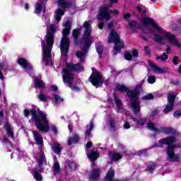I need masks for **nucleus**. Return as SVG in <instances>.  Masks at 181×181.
Segmentation results:
<instances>
[{
  "instance_id": "f257e3e1",
  "label": "nucleus",
  "mask_w": 181,
  "mask_h": 181,
  "mask_svg": "<svg viewBox=\"0 0 181 181\" xmlns=\"http://www.w3.org/2000/svg\"><path fill=\"white\" fill-rule=\"evenodd\" d=\"M24 114L25 117H28L29 114L32 115V119L33 121H35L36 128L41 132H49V130L50 129L53 134H57V127L54 125H49L47 115H46V113L40 110L36 111L33 110L29 111L25 110H24Z\"/></svg>"
},
{
  "instance_id": "f03ea898",
  "label": "nucleus",
  "mask_w": 181,
  "mask_h": 181,
  "mask_svg": "<svg viewBox=\"0 0 181 181\" xmlns=\"http://www.w3.org/2000/svg\"><path fill=\"white\" fill-rule=\"evenodd\" d=\"M47 35L45 36V42H42V58L46 66H52V49L54 45V32L57 26L54 24L47 25Z\"/></svg>"
},
{
  "instance_id": "7ed1b4c3",
  "label": "nucleus",
  "mask_w": 181,
  "mask_h": 181,
  "mask_svg": "<svg viewBox=\"0 0 181 181\" xmlns=\"http://www.w3.org/2000/svg\"><path fill=\"white\" fill-rule=\"evenodd\" d=\"M33 135L36 144L38 146L40 154L38 157H36L38 162V167L33 170L32 175L35 180L40 181L43 179L40 172H42L45 166H46V158L43 153V137L36 131H33Z\"/></svg>"
},
{
  "instance_id": "20e7f679",
  "label": "nucleus",
  "mask_w": 181,
  "mask_h": 181,
  "mask_svg": "<svg viewBox=\"0 0 181 181\" xmlns=\"http://www.w3.org/2000/svg\"><path fill=\"white\" fill-rule=\"evenodd\" d=\"M83 28L85 29L82 38V42H83V52H79L76 53L77 57L80 59L81 62L84 60V58L87 54V51L91 45V43H93V37H91V23L86 21L83 25Z\"/></svg>"
},
{
  "instance_id": "39448f33",
  "label": "nucleus",
  "mask_w": 181,
  "mask_h": 181,
  "mask_svg": "<svg viewBox=\"0 0 181 181\" xmlns=\"http://www.w3.org/2000/svg\"><path fill=\"white\" fill-rule=\"evenodd\" d=\"M64 29L62 30V38L60 42V50L62 53V59L66 60L67 59V53L70 49V40H69V34L70 33V29H71V23L67 20L63 23Z\"/></svg>"
},
{
  "instance_id": "423d86ee",
  "label": "nucleus",
  "mask_w": 181,
  "mask_h": 181,
  "mask_svg": "<svg viewBox=\"0 0 181 181\" xmlns=\"http://www.w3.org/2000/svg\"><path fill=\"white\" fill-rule=\"evenodd\" d=\"M175 141L176 139L175 137L164 138L160 139L156 144V146L159 148L162 147L163 145H168L167 149L168 159L172 162H178V160H180V157L175 154V145H173V142Z\"/></svg>"
},
{
  "instance_id": "0eeeda50",
  "label": "nucleus",
  "mask_w": 181,
  "mask_h": 181,
  "mask_svg": "<svg viewBox=\"0 0 181 181\" xmlns=\"http://www.w3.org/2000/svg\"><path fill=\"white\" fill-rule=\"evenodd\" d=\"M83 70L81 64H66V68L62 71V78L64 83L71 84L73 82V74L71 71H81Z\"/></svg>"
},
{
  "instance_id": "6e6552de",
  "label": "nucleus",
  "mask_w": 181,
  "mask_h": 181,
  "mask_svg": "<svg viewBox=\"0 0 181 181\" xmlns=\"http://www.w3.org/2000/svg\"><path fill=\"white\" fill-rule=\"evenodd\" d=\"M141 86H137L134 90H129L127 95L130 98V106L134 114H139L141 111V103L138 100V95L141 93Z\"/></svg>"
},
{
  "instance_id": "1a4fd4ad",
  "label": "nucleus",
  "mask_w": 181,
  "mask_h": 181,
  "mask_svg": "<svg viewBox=\"0 0 181 181\" xmlns=\"http://www.w3.org/2000/svg\"><path fill=\"white\" fill-rule=\"evenodd\" d=\"M119 12L118 10H114L112 11H110V8L108 6H105L104 7L100 8V11L98 15V19L99 21L98 28L99 29H103L104 26V23L101 21L103 19H106L107 21L111 19L112 16H115V15H118Z\"/></svg>"
},
{
  "instance_id": "9d476101",
  "label": "nucleus",
  "mask_w": 181,
  "mask_h": 181,
  "mask_svg": "<svg viewBox=\"0 0 181 181\" xmlns=\"http://www.w3.org/2000/svg\"><path fill=\"white\" fill-rule=\"evenodd\" d=\"M108 43H112L114 42L115 43V50L116 52H119L121 49H124V41L119 40V34L114 30H112L110 33L109 34Z\"/></svg>"
},
{
  "instance_id": "9b49d317",
  "label": "nucleus",
  "mask_w": 181,
  "mask_h": 181,
  "mask_svg": "<svg viewBox=\"0 0 181 181\" xmlns=\"http://www.w3.org/2000/svg\"><path fill=\"white\" fill-rule=\"evenodd\" d=\"M155 40L156 42H158V43H165V42L168 40L170 43H171V45H173V46H177V47H180V46L179 41L176 40L175 35L169 33H166L163 35H156Z\"/></svg>"
},
{
  "instance_id": "f8f14e48",
  "label": "nucleus",
  "mask_w": 181,
  "mask_h": 181,
  "mask_svg": "<svg viewBox=\"0 0 181 181\" xmlns=\"http://www.w3.org/2000/svg\"><path fill=\"white\" fill-rule=\"evenodd\" d=\"M89 80L95 87H98L103 84V76H101V73L98 71H93Z\"/></svg>"
},
{
  "instance_id": "ddd939ff",
  "label": "nucleus",
  "mask_w": 181,
  "mask_h": 181,
  "mask_svg": "<svg viewBox=\"0 0 181 181\" xmlns=\"http://www.w3.org/2000/svg\"><path fill=\"white\" fill-rule=\"evenodd\" d=\"M141 23L144 25V26H149V25H151V26L155 29V30H157L158 33H162L163 32V29L160 28L158 24L153 21L151 18L149 17H144L141 19Z\"/></svg>"
},
{
  "instance_id": "4468645a",
  "label": "nucleus",
  "mask_w": 181,
  "mask_h": 181,
  "mask_svg": "<svg viewBox=\"0 0 181 181\" xmlns=\"http://www.w3.org/2000/svg\"><path fill=\"white\" fill-rule=\"evenodd\" d=\"M175 98H176V93L170 92L168 96V103L165 106V108L163 110V112L167 114V112L172 111V109L173 108V103H175Z\"/></svg>"
},
{
  "instance_id": "2eb2a0df",
  "label": "nucleus",
  "mask_w": 181,
  "mask_h": 181,
  "mask_svg": "<svg viewBox=\"0 0 181 181\" xmlns=\"http://www.w3.org/2000/svg\"><path fill=\"white\" fill-rule=\"evenodd\" d=\"M148 65L151 68L153 73H155L156 74H163V73H166V71H168V70L158 66V65L155 64L151 61L148 62Z\"/></svg>"
},
{
  "instance_id": "dca6fc26",
  "label": "nucleus",
  "mask_w": 181,
  "mask_h": 181,
  "mask_svg": "<svg viewBox=\"0 0 181 181\" xmlns=\"http://www.w3.org/2000/svg\"><path fill=\"white\" fill-rule=\"evenodd\" d=\"M18 64H20V66H22V67L25 69L27 73H29V70H32V66H30V64H29V62H28L26 59L23 58H20L18 59Z\"/></svg>"
},
{
  "instance_id": "f3484780",
  "label": "nucleus",
  "mask_w": 181,
  "mask_h": 181,
  "mask_svg": "<svg viewBox=\"0 0 181 181\" xmlns=\"http://www.w3.org/2000/svg\"><path fill=\"white\" fill-rule=\"evenodd\" d=\"M52 149L57 155H60V153H62V146L56 141L53 143Z\"/></svg>"
},
{
  "instance_id": "a211bd4d",
  "label": "nucleus",
  "mask_w": 181,
  "mask_h": 181,
  "mask_svg": "<svg viewBox=\"0 0 181 181\" xmlns=\"http://www.w3.org/2000/svg\"><path fill=\"white\" fill-rule=\"evenodd\" d=\"M100 171L98 169H94L93 171L90 173L89 175V179L91 180H95V179H98L100 177Z\"/></svg>"
},
{
  "instance_id": "6ab92c4d",
  "label": "nucleus",
  "mask_w": 181,
  "mask_h": 181,
  "mask_svg": "<svg viewBox=\"0 0 181 181\" xmlns=\"http://www.w3.org/2000/svg\"><path fill=\"white\" fill-rule=\"evenodd\" d=\"M53 171L54 175H58L60 172V164H59V161H57V158L56 157H54Z\"/></svg>"
},
{
  "instance_id": "aec40b11",
  "label": "nucleus",
  "mask_w": 181,
  "mask_h": 181,
  "mask_svg": "<svg viewBox=\"0 0 181 181\" xmlns=\"http://www.w3.org/2000/svg\"><path fill=\"white\" fill-rule=\"evenodd\" d=\"M132 57H138V51L136 49H134L132 54L129 52H126L124 54L126 60H132Z\"/></svg>"
},
{
  "instance_id": "412c9836",
  "label": "nucleus",
  "mask_w": 181,
  "mask_h": 181,
  "mask_svg": "<svg viewBox=\"0 0 181 181\" xmlns=\"http://www.w3.org/2000/svg\"><path fill=\"white\" fill-rule=\"evenodd\" d=\"M57 5L62 6V8H69L71 6V3L67 0H58Z\"/></svg>"
},
{
  "instance_id": "4be33fe9",
  "label": "nucleus",
  "mask_w": 181,
  "mask_h": 181,
  "mask_svg": "<svg viewBox=\"0 0 181 181\" xmlns=\"http://www.w3.org/2000/svg\"><path fill=\"white\" fill-rule=\"evenodd\" d=\"M34 84H35V88H37V87L39 88H45V83H43V81H42V80L39 78H36L34 81Z\"/></svg>"
},
{
  "instance_id": "5701e85b",
  "label": "nucleus",
  "mask_w": 181,
  "mask_h": 181,
  "mask_svg": "<svg viewBox=\"0 0 181 181\" xmlns=\"http://www.w3.org/2000/svg\"><path fill=\"white\" fill-rule=\"evenodd\" d=\"M88 158L90 159L91 162H94V160H97L98 159V153L94 151L88 153Z\"/></svg>"
},
{
  "instance_id": "b1692460",
  "label": "nucleus",
  "mask_w": 181,
  "mask_h": 181,
  "mask_svg": "<svg viewBox=\"0 0 181 181\" xmlns=\"http://www.w3.org/2000/svg\"><path fill=\"white\" fill-rule=\"evenodd\" d=\"M110 157L112 160H119L122 158V156L119 153H111Z\"/></svg>"
},
{
  "instance_id": "393cba45",
  "label": "nucleus",
  "mask_w": 181,
  "mask_h": 181,
  "mask_svg": "<svg viewBox=\"0 0 181 181\" xmlns=\"http://www.w3.org/2000/svg\"><path fill=\"white\" fill-rule=\"evenodd\" d=\"M94 128V125L93 124V122L89 123V125L87 127L86 132V139H87L90 136H91V131Z\"/></svg>"
},
{
  "instance_id": "a878e982",
  "label": "nucleus",
  "mask_w": 181,
  "mask_h": 181,
  "mask_svg": "<svg viewBox=\"0 0 181 181\" xmlns=\"http://www.w3.org/2000/svg\"><path fill=\"white\" fill-rule=\"evenodd\" d=\"M64 15V11L58 9L55 11V21H61L62 16Z\"/></svg>"
},
{
  "instance_id": "bb28decb",
  "label": "nucleus",
  "mask_w": 181,
  "mask_h": 181,
  "mask_svg": "<svg viewBox=\"0 0 181 181\" xmlns=\"http://www.w3.org/2000/svg\"><path fill=\"white\" fill-rule=\"evenodd\" d=\"M161 132L170 135V134H175V129H172V127H163Z\"/></svg>"
},
{
  "instance_id": "cd10ccee",
  "label": "nucleus",
  "mask_w": 181,
  "mask_h": 181,
  "mask_svg": "<svg viewBox=\"0 0 181 181\" xmlns=\"http://www.w3.org/2000/svg\"><path fill=\"white\" fill-rule=\"evenodd\" d=\"M4 127L7 131V134L8 136H10L11 138H13V132L12 131V129L11 128V126L9 125V124L6 123L4 124Z\"/></svg>"
},
{
  "instance_id": "c85d7f7f",
  "label": "nucleus",
  "mask_w": 181,
  "mask_h": 181,
  "mask_svg": "<svg viewBox=\"0 0 181 181\" xmlns=\"http://www.w3.org/2000/svg\"><path fill=\"white\" fill-rule=\"evenodd\" d=\"M147 128L150 129L151 131H153V132H156V134H158L159 132V129L155 127V124L152 122H149L147 124Z\"/></svg>"
},
{
  "instance_id": "c756f323",
  "label": "nucleus",
  "mask_w": 181,
  "mask_h": 181,
  "mask_svg": "<svg viewBox=\"0 0 181 181\" xmlns=\"http://www.w3.org/2000/svg\"><path fill=\"white\" fill-rule=\"evenodd\" d=\"M78 141H80V138L78 135H75L72 139L68 140V145H73V144H76V142H78Z\"/></svg>"
},
{
  "instance_id": "7c9ffc66",
  "label": "nucleus",
  "mask_w": 181,
  "mask_h": 181,
  "mask_svg": "<svg viewBox=\"0 0 181 181\" xmlns=\"http://www.w3.org/2000/svg\"><path fill=\"white\" fill-rule=\"evenodd\" d=\"M95 47L99 56H101V54H103V44L97 42Z\"/></svg>"
},
{
  "instance_id": "2f4dec72",
  "label": "nucleus",
  "mask_w": 181,
  "mask_h": 181,
  "mask_svg": "<svg viewBox=\"0 0 181 181\" xmlns=\"http://www.w3.org/2000/svg\"><path fill=\"white\" fill-rule=\"evenodd\" d=\"M37 98L42 103H47V100H49V96L44 94H40L37 95Z\"/></svg>"
},
{
  "instance_id": "473e14b6",
  "label": "nucleus",
  "mask_w": 181,
  "mask_h": 181,
  "mask_svg": "<svg viewBox=\"0 0 181 181\" xmlns=\"http://www.w3.org/2000/svg\"><path fill=\"white\" fill-rule=\"evenodd\" d=\"M43 7L45 8V6L37 3L35 5V13H40V12H42V9H43Z\"/></svg>"
},
{
  "instance_id": "72a5a7b5",
  "label": "nucleus",
  "mask_w": 181,
  "mask_h": 181,
  "mask_svg": "<svg viewBox=\"0 0 181 181\" xmlns=\"http://www.w3.org/2000/svg\"><path fill=\"white\" fill-rule=\"evenodd\" d=\"M52 100H53V101H54L57 103H63V98L62 97H60V95H54Z\"/></svg>"
},
{
  "instance_id": "f704fd0d",
  "label": "nucleus",
  "mask_w": 181,
  "mask_h": 181,
  "mask_svg": "<svg viewBox=\"0 0 181 181\" xmlns=\"http://www.w3.org/2000/svg\"><path fill=\"white\" fill-rule=\"evenodd\" d=\"M129 25L130 29H132V30H135V29L138 28V23H136V21H131L129 23Z\"/></svg>"
},
{
  "instance_id": "c9c22d12",
  "label": "nucleus",
  "mask_w": 181,
  "mask_h": 181,
  "mask_svg": "<svg viewBox=\"0 0 181 181\" xmlns=\"http://www.w3.org/2000/svg\"><path fill=\"white\" fill-rule=\"evenodd\" d=\"M116 88L119 90V91H128V88H127V86H124V85H117L116 86Z\"/></svg>"
},
{
  "instance_id": "e433bc0d",
  "label": "nucleus",
  "mask_w": 181,
  "mask_h": 181,
  "mask_svg": "<svg viewBox=\"0 0 181 181\" xmlns=\"http://www.w3.org/2000/svg\"><path fill=\"white\" fill-rule=\"evenodd\" d=\"M168 54H166L165 53H164L161 57H156V60H162V62H165V60H168Z\"/></svg>"
},
{
  "instance_id": "4c0bfd02",
  "label": "nucleus",
  "mask_w": 181,
  "mask_h": 181,
  "mask_svg": "<svg viewBox=\"0 0 181 181\" xmlns=\"http://www.w3.org/2000/svg\"><path fill=\"white\" fill-rule=\"evenodd\" d=\"M115 103L119 108H121L122 106V102H121V100H119V98H118L117 96H115Z\"/></svg>"
},
{
  "instance_id": "58836bf2",
  "label": "nucleus",
  "mask_w": 181,
  "mask_h": 181,
  "mask_svg": "<svg viewBox=\"0 0 181 181\" xmlns=\"http://www.w3.org/2000/svg\"><path fill=\"white\" fill-rule=\"evenodd\" d=\"M156 81V78L155 76H150L148 77V83L150 84H153Z\"/></svg>"
},
{
  "instance_id": "ea45409f",
  "label": "nucleus",
  "mask_w": 181,
  "mask_h": 181,
  "mask_svg": "<svg viewBox=\"0 0 181 181\" xmlns=\"http://www.w3.org/2000/svg\"><path fill=\"white\" fill-rule=\"evenodd\" d=\"M79 34H80V30H73V37L76 40H77Z\"/></svg>"
},
{
  "instance_id": "a19ab883",
  "label": "nucleus",
  "mask_w": 181,
  "mask_h": 181,
  "mask_svg": "<svg viewBox=\"0 0 181 181\" xmlns=\"http://www.w3.org/2000/svg\"><path fill=\"white\" fill-rule=\"evenodd\" d=\"M4 63H0V78L1 80H4V75L2 74V70L4 69Z\"/></svg>"
},
{
  "instance_id": "79ce46f5",
  "label": "nucleus",
  "mask_w": 181,
  "mask_h": 181,
  "mask_svg": "<svg viewBox=\"0 0 181 181\" xmlns=\"http://www.w3.org/2000/svg\"><path fill=\"white\" fill-rule=\"evenodd\" d=\"M145 122H146V120L145 119H141L139 122H137V125H141V127H144V125H145Z\"/></svg>"
},
{
  "instance_id": "37998d69",
  "label": "nucleus",
  "mask_w": 181,
  "mask_h": 181,
  "mask_svg": "<svg viewBox=\"0 0 181 181\" xmlns=\"http://www.w3.org/2000/svg\"><path fill=\"white\" fill-rule=\"evenodd\" d=\"M153 95L152 93L148 94L144 97V100H153Z\"/></svg>"
},
{
  "instance_id": "c03bdc74",
  "label": "nucleus",
  "mask_w": 181,
  "mask_h": 181,
  "mask_svg": "<svg viewBox=\"0 0 181 181\" xmlns=\"http://www.w3.org/2000/svg\"><path fill=\"white\" fill-rule=\"evenodd\" d=\"M108 125H109V127H110V128L114 129V128H115V122H114L113 120H110Z\"/></svg>"
},
{
  "instance_id": "a18cd8bd",
  "label": "nucleus",
  "mask_w": 181,
  "mask_h": 181,
  "mask_svg": "<svg viewBox=\"0 0 181 181\" xmlns=\"http://www.w3.org/2000/svg\"><path fill=\"white\" fill-rule=\"evenodd\" d=\"M174 117L175 118H179V117H181V112L180 111H176L174 112Z\"/></svg>"
},
{
  "instance_id": "49530a36",
  "label": "nucleus",
  "mask_w": 181,
  "mask_h": 181,
  "mask_svg": "<svg viewBox=\"0 0 181 181\" xmlns=\"http://www.w3.org/2000/svg\"><path fill=\"white\" fill-rule=\"evenodd\" d=\"M124 129H129V128H131L129 123H128L127 122H124Z\"/></svg>"
},
{
  "instance_id": "de8ad7c7",
  "label": "nucleus",
  "mask_w": 181,
  "mask_h": 181,
  "mask_svg": "<svg viewBox=\"0 0 181 181\" xmlns=\"http://www.w3.org/2000/svg\"><path fill=\"white\" fill-rule=\"evenodd\" d=\"M155 169V165H150L146 168L147 172H152V170Z\"/></svg>"
},
{
  "instance_id": "09e8293b",
  "label": "nucleus",
  "mask_w": 181,
  "mask_h": 181,
  "mask_svg": "<svg viewBox=\"0 0 181 181\" xmlns=\"http://www.w3.org/2000/svg\"><path fill=\"white\" fill-rule=\"evenodd\" d=\"M123 18H124V19H128V18H131V14L129 13H125L124 14Z\"/></svg>"
},
{
  "instance_id": "8fccbe9b",
  "label": "nucleus",
  "mask_w": 181,
  "mask_h": 181,
  "mask_svg": "<svg viewBox=\"0 0 181 181\" xmlns=\"http://www.w3.org/2000/svg\"><path fill=\"white\" fill-rule=\"evenodd\" d=\"M177 57H175L173 59V62L174 63V64H177Z\"/></svg>"
},
{
  "instance_id": "3c124183",
  "label": "nucleus",
  "mask_w": 181,
  "mask_h": 181,
  "mask_svg": "<svg viewBox=\"0 0 181 181\" xmlns=\"http://www.w3.org/2000/svg\"><path fill=\"white\" fill-rule=\"evenodd\" d=\"M91 146H93V143H91V141H88L86 144V148H91Z\"/></svg>"
},
{
  "instance_id": "603ef678",
  "label": "nucleus",
  "mask_w": 181,
  "mask_h": 181,
  "mask_svg": "<svg viewBox=\"0 0 181 181\" xmlns=\"http://www.w3.org/2000/svg\"><path fill=\"white\" fill-rule=\"evenodd\" d=\"M73 91H78V90H80V88H78V87L76 86H74L72 88Z\"/></svg>"
},
{
  "instance_id": "864d4df0",
  "label": "nucleus",
  "mask_w": 181,
  "mask_h": 181,
  "mask_svg": "<svg viewBox=\"0 0 181 181\" xmlns=\"http://www.w3.org/2000/svg\"><path fill=\"white\" fill-rule=\"evenodd\" d=\"M24 8L26 10L29 9V4H28V3H25L24 4Z\"/></svg>"
},
{
  "instance_id": "5fc2aeb1",
  "label": "nucleus",
  "mask_w": 181,
  "mask_h": 181,
  "mask_svg": "<svg viewBox=\"0 0 181 181\" xmlns=\"http://www.w3.org/2000/svg\"><path fill=\"white\" fill-rule=\"evenodd\" d=\"M51 89H52L53 91H57V86H52V87H51Z\"/></svg>"
},
{
  "instance_id": "6e6d98bb",
  "label": "nucleus",
  "mask_w": 181,
  "mask_h": 181,
  "mask_svg": "<svg viewBox=\"0 0 181 181\" xmlns=\"http://www.w3.org/2000/svg\"><path fill=\"white\" fill-rule=\"evenodd\" d=\"M111 4H117L118 2V0H110Z\"/></svg>"
},
{
  "instance_id": "4d7b16f0",
  "label": "nucleus",
  "mask_w": 181,
  "mask_h": 181,
  "mask_svg": "<svg viewBox=\"0 0 181 181\" xmlns=\"http://www.w3.org/2000/svg\"><path fill=\"white\" fill-rule=\"evenodd\" d=\"M113 25L112 23H110L107 25L108 29H111L112 26Z\"/></svg>"
},
{
  "instance_id": "13d9d810",
  "label": "nucleus",
  "mask_w": 181,
  "mask_h": 181,
  "mask_svg": "<svg viewBox=\"0 0 181 181\" xmlns=\"http://www.w3.org/2000/svg\"><path fill=\"white\" fill-rule=\"evenodd\" d=\"M178 73H180V74H181V65L178 68Z\"/></svg>"
},
{
  "instance_id": "bf43d9fd",
  "label": "nucleus",
  "mask_w": 181,
  "mask_h": 181,
  "mask_svg": "<svg viewBox=\"0 0 181 181\" xmlns=\"http://www.w3.org/2000/svg\"><path fill=\"white\" fill-rule=\"evenodd\" d=\"M0 117L2 118L4 117V112L0 111Z\"/></svg>"
},
{
  "instance_id": "052dcab7",
  "label": "nucleus",
  "mask_w": 181,
  "mask_h": 181,
  "mask_svg": "<svg viewBox=\"0 0 181 181\" xmlns=\"http://www.w3.org/2000/svg\"><path fill=\"white\" fill-rule=\"evenodd\" d=\"M137 9L139 12H141L142 11V8H141V6H137Z\"/></svg>"
},
{
  "instance_id": "680f3d73",
  "label": "nucleus",
  "mask_w": 181,
  "mask_h": 181,
  "mask_svg": "<svg viewBox=\"0 0 181 181\" xmlns=\"http://www.w3.org/2000/svg\"><path fill=\"white\" fill-rule=\"evenodd\" d=\"M68 128H69V131H71V124H69L68 126Z\"/></svg>"
},
{
  "instance_id": "e2e57ef3",
  "label": "nucleus",
  "mask_w": 181,
  "mask_h": 181,
  "mask_svg": "<svg viewBox=\"0 0 181 181\" xmlns=\"http://www.w3.org/2000/svg\"><path fill=\"white\" fill-rule=\"evenodd\" d=\"M156 113H158V110H154L153 115H155Z\"/></svg>"
},
{
  "instance_id": "0e129e2a",
  "label": "nucleus",
  "mask_w": 181,
  "mask_h": 181,
  "mask_svg": "<svg viewBox=\"0 0 181 181\" xmlns=\"http://www.w3.org/2000/svg\"><path fill=\"white\" fill-rule=\"evenodd\" d=\"M169 50H170V49H169V48H168V49H167V52H168V53H169Z\"/></svg>"
},
{
  "instance_id": "69168bd1",
  "label": "nucleus",
  "mask_w": 181,
  "mask_h": 181,
  "mask_svg": "<svg viewBox=\"0 0 181 181\" xmlns=\"http://www.w3.org/2000/svg\"><path fill=\"white\" fill-rule=\"evenodd\" d=\"M117 112H121V110H117Z\"/></svg>"
},
{
  "instance_id": "338daca9",
  "label": "nucleus",
  "mask_w": 181,
  "mask_h": 181,
  "mask_svg": "<svg viewBox=\"0 0 181 181\" xmlns=\"http://www.w3.org/2000/svg\"><path fill=\"white\" fill-rule=\"evenodd\" d=\"M146 49H148V47H145V50H146Z\"/></svg>"
},
{
  "instance_id": "774afa93",
  "label": "nucleus",
  "mask_w": 181,
  "mask_h": 181,
  "mask_svg": "<svg viewBox=\"0 0 181 181\" xmlns=\"http://www.w3.org/2000/svg\"><path fill=\"white\" fill-rule=\"evenodd\" d=\"M63 118H64L63 117H61V119H63Z\"/></svg>"
}]
</instances>
